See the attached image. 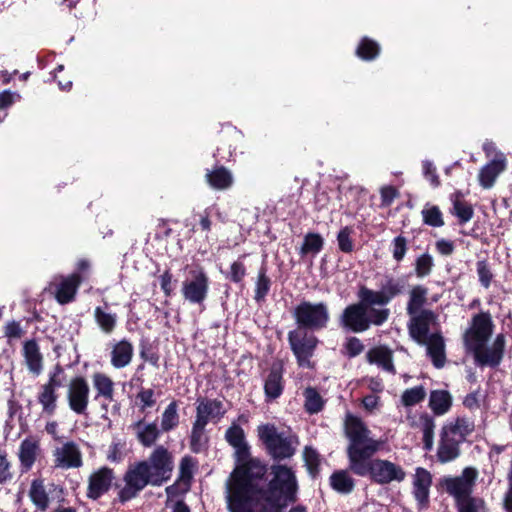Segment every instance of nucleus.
Segmentation results:
<instances>
[{"instance_id":"nucleus-1","label":"nucleus","mask_w":512,"mask_h":512,"mask_svg":"<svg viewBox=\"0 0 512 512\" xmlns=\"http://www.w3.org/2000/svg\"><path fill=\"white\" fill-rule=\"evenodd\" d=\"M263 472L250 471L235 483H227L229 512H281L288 503L297 500L298 483L293 469L281 463L270 466L272 478L266 487L268 465L261 460Z\"/></svg>"},{"instance_id":"nucleus-2","label":"nucleus","mask_w":512,"mask_h":512,"mask_svg":"<svg viewBox=\"0 0 512 512\" xmlns=\"http://www.w3.org/2000/svg\"><path fill=\"white\" fill-rule=\"evenodd\" d=\"M344 433L348 439L346 454L348 469L359 477H368L373 483L387 485L402 482L406 477L404 469L389 460L374 458L381 442L370 437L371 431L363 420L348 413L344 422Z\"/></svg>"},{"instance_id":"nucleus-3","label":"nucleus","mask_w":512,"mask_h":512,"mask_svg":"<svg viewBox=\"0 0 512 512\" xmlns=\"http://www.w3.org/2000/svg\"><path fill=\"white\" fill-rule=\"evenodd\" d=\"M173 469L172 453L163 445H158L146 460L138 461L127 468L123 475L125 485L119 490L114 502L125 504L136 498L148 485L162 486L171 479Z\"/></svg>"},{"instance_id":"nucleus-4","label":"nucleus","mask_w":512,"mask_h":512,"mask_svg":"<svg viewBox=\"0 0 512 512\" xmlns=\"http://www.w3.org/2000/svg\"><path fill=\"white\" fill-rule=\"evenodd\" d=\"M495 324L489 311H480L471 317L469 326L462 335L466 352L473 355L479 367L497 368L504 357L506 338L499 333L491 346H487L493 335Z\"/></svg>"},{"instance_id":"nucleus-5","label":"nucleus","mask_w":512,"mask_h":512,"mask_svg":"<svg viewBox=\"0 0 512 512\" xmlns=\"http://www.w3.org/2000/svg\"><path fill=\"white\" fill-rule=\"evenodd\" d=\"M358 302L346 306L339 316V326L350 333H363L372 326L383 325L390 316L388 308H375L374 302L359 287Z\"/></svg>"},{"instance_id":"nucleus-6","label":"nucleus","mask_w":512,"mask_h":512,"mask_svg":"<svg viewBox=\"0 0 512 512\" xmlns=\"http://www.w3.org/2000/svg\"><path fill=\"white\" fill-rule=\"evenodd\" d=\"M475 430L474 421L465 416H457L447 421L441 428L437 448V459L445 464L457 459L461 454V445Z\"/></svg>"},{"instance_id":"nucleus-7","label":"nucleus","mask_w":512,"mask_h":512,"mask_svg":"<svg viewBox=\"0 0 512 512\" xmlns=\"http://www.w3.org/2000/svg\"><path fill=\"white\" fill-rule=\"evenodd\" d=\"M258 441L274 463L291 459L297 451L299 438L291 431H279L273 423H264L256 429Z\"/></svg>"},{"instance_id":"nucleus-8","label":"nucleus","mask_w":512,"mask_h":512,"mask_svg":"<svg viewBox=\"0 0 512 512\" xmlns=\"http://www.w3.org/2000/svg\"><path fill=\"white\" fill-rule=\"evenodd\" d=\"M226 442L234 448L235 468L230 474L228 483H235L242 480L243 476H247L249 472L255 470V474L263 472L261 459L251 455V447L246 441L243 428L236 424L232 425L225 432Z\"/></svg>"},{"instance_id":"nucleus-9","label":"nucleus","mask_w":512,"mask_h":512,"mask_svg":"<svg viewBox=\"0 0 512 512\" xmlns=\"http://www.w3.org/2000/svg\"><path fill=\"white\" fill-rule=\"evenodd\" d=\"M292 317L297 325L296 330L314 333L327 327L330 313L325 302L303 300L294 307Z\"/></svg>"},{"instance_id":"nucleus-10","label":"nucleus","mask_w":512,"mask_h":512,"mask_svg":"<svg viewBox=\"0 0 512 512\" xmlns=\"http://www.w3.org/2000/svg\"><path fill=\"white\" fill-rule=\"evenodd\" d=\"M287 340L297 365L301 368L314 369L315 362L312 358L319 344L318 337L314 333L294 329L288 332Z\"/></svg>"},{"instance_id":"nucleus-11","label":"nucleus","mask_w":512,"mask_h":512,"mask_svg":"<svg viewBox=\"0 0 512 512\" xmlns=\"http://www.w3.org/2000/svg\"><path fill=\"white\" fill-rule=\"evenodd\" d=\"M67 382V375L64 367L57 363L52 370L49 371L48 381L41 385L37 395V401L42 407V412L48 416H53L57 410V402L59 399L58 389L63 387Z\"/></svg>"},{"instance_id":"nucleus-12","label":"nucleus","mask_w":512,"mask_h":512,"mask_svg":"<svg viewBox=\"0 0 512 512\" xmlns=\"http://www.w3.org/2000/svg\"><path fill=\"white\" fill-rule=\"evenodd\" d=\"M210 279L201 266L188 270L187 278L182 282L181 293L187 302L194 305H203L209 293Z\"/></svg>"},{"instance_id":"nucleus-13","label":"nucleus","mask_w":512,"mask_h":512,"mask_svg":"<svg viewBox=\"0 0 512 512\" xmlns=\"http://www.w3.org/2000/svg\"><path fill=\"white\" fill-rule=\"evenodd\" d=\"M478 471L474 467H465L460 476H445L440 480V486L453 496L456 503L466 499H475L471 496Z\"/></svg>"},{"instance_id":"nucleus-14","label":"nucleus","mask_w":512,"mask_h":512,"mask_svg":"<svg viewBox=\"0 0 512 512\" xmlns=\"http://www.w3.org/2000/svg\"><path fill=\"white\" fill-rule=\"evenodd\" d=\"M90 386L88 380L77 375L67 384L66 400L71 411L77 415H86L89 405Z\"/></svg>"},{"instance_id":"nucleus-15","label":"nucleus","mask_w":512,"mask_h":512,"mask_svg":"<svg viewBox=\"0 0 512 512\" xmlns=\"http://www.w3.org/2000/svg\"><path fill=\"white\" fill-rule=\"evenodd\" d=\"M360 288L374 302L376 306L384 307L388 305L395 297L401 295L405 291L404 281L400 278L387 275L379 290H373L365 285Z\"/></svg>"},{"instance_id":"nucleus-16","label":"nucleus","mask_w":512,"mask_h":512,"mask_svg":"<svg viewBox=\"0 0 512 512\" xmlns=\"http://www.w3.org/2000/svg\"><path fill=\"white\" fill-rule=\"evenodd\" d=\"M115 474L112 468L103 466L90 474L86 496L88 499L97 501L105 495L113 486Z\"/></svg>"},{"instance_id":"nucleus-17","label":"nucleus","mask_w":512,"mask_h":512,"mask_svg":"<svg viewBox=\"0 0 512 512\" xmlns=\"http://www.w3.org/2000/svg\"><path fill=\"white\" fill-rule=\"evenodd\" d=\"M409 316V335L418 344L423 345L430 336V325L435 321L437 316L432 310H423L421 313Z\"/></svg>"},{"instance_id":"nucleus-18","label":"nucleus","mask_w":512,"mask_h":512,"mask_svg":"<svg viewBox=\"0 0 512 512\" xmlns=\"http://www.w3.org/2000/svg\"><path fill=\"white\" fill-rule=\"evenodd\" d=\"M80 287L79 278L76 275L61 276L59 283L51 282L47 290L52 293L60 305L73 302Z\"/></svg>"},{"instance_id":"nucleus-19","label":"nucleus","mask_w":512,"mask_h":512,"mask_svg":"<svg viewBox=\"0 0 512 512\" xmlns=\"http://www.w3.org/2000/svg\"><path fill=\"white\" fill-rule=\"evenodd\" d=\"M284 367L281 363H273L264 379V395L267 402L278 399L284 391Z\"/></svg>"},{"instance_id":"nucleus-20","label":"nucleus","mask_w":512,"mask_h":512,"mask_svg":"<svg viewBox=\"0 0 512 512\" xmlns=\"http://www.w3.org/2000/svg\"><path fill=\"white\" fill-rule=\"evenodd\" d=\"M507 168V158L503 152L496 153L491 161L486 163L479 171V185L484 189L493 187L498 176Z\"/></svg>"},{"instance_id":"nucleus-21","label":"nucleus","mask_w":512,"mask_h":512,"mask_svg":"<svg viewBox=\"0 0 512 512\" xmlns=\"http://www.w3.org/2000/svg\"><path fill=\"white\" fill-rule=\"evenodd\" d=\"M432 485V475L425 468L418 467L416 469L413 481V496L417 502L419 510L429 507V494Z\"/></svg>"},{"instance_id":"nucleus-22","label":"nucleus","mask_w":512,"mask_h":512,"mask_svg":"<svg viewBox=\"0 0 512 512\" xmlns=\"http://www.w3.org/2000/svg\"><path fill=\"white\" fill-rule=\"evenodd\" d=\"M204 178L212 189L219 191L231 188L234 183L232 172L219 164L218 160L212 169H206Z\"/></svg>"},{"instance_id":"nucleus-23","label":"nucleus","mask_w":512,"mask_h":512,"mask_svg":"<svg viewBox=\"0 0 512 512\" xmlns=\"http://www.w3.org/2000/svg\"><path fill=\"white\" fill-rule=\"evenodd\" d=\"M83 464L82 454L76 443L69 441L56 452V466L62 468H79Z\"/></svg>"},{"instance_id":"nucleus-24","label":"nucleus","mask_w":512,"mask_h":512,"mask_svg":"<svg viewBox=\"0 0 512 512\" xmlns=\"http://www.w3.org/2000/svg\"><path fill=\"white\" fill-rule=\"evenodd\" d=\"M427 346V354L435 368H443L446 363L445 341L440 332L430 334L423 344Z\"/></svg>"},{"instance_id":"nucleus-25","label":"nucleus","mask_w":512,"mask_h":512,"mask_svg":"<svg viewBox=\"0 0 512 512\" xmlns=\"http://www.w3.org/2000/svg\"><path fill=\"white\" fill-rule=\"evenodd\" d=\"M131 428L135 431L139 443L144 447L153 446L162 432L161 428H158L156 422L145 423L144 419L133 423Z\"/></svg>"},{"instance_id":"nucleus-26","label":"nucleus","mask_w":512,"mask_h":512,"mask_svg":"<svg viewBox=\"0 0 512 512\" xmlns=\"http://www.w3.org/2000/svg\"><path fill=\"white\" fill-rule=\"evenodd\" d=\"M366 359L370 364H376L383 370L396 374V369L393 364V352L387 346L379 345L368 350Z\"/></svg>"},{"instance_id":"nucleus-27","label":"nucleus","mask_w":512,"mask_h":512,"mask_svg":"<svg viewBox=\"0 0 512 512\" xmlns=\"http://www.w3.org/2000/svg\"><path fill=\"white\" fill-rule=\"evenodd\" d=\"M134 348L132 343L127 339L117 342L110 353L111 365L116 369L128 366L133 358Z\"/></svg>"},{"instance_id":"nucleus-28","label":"nucleus","mask_w":512,"mask_h":512,"mask_svg":"<svg viewBox=\"0 0 512 512\" xmlns=\"http://www.w3.org/2000/svg\"><path fill=\"white\" fill-rule=\"evenodd\" d=\"M23 356L28 370L38 376L43 369V356L35 339H30L24 342Z\"/></svg>"},{"instance_id":"nucleus-29","label":"nucleus","mask_w":512,"mask_h":512,"mask_svg":"<svg viewBox=\"0 0 512 512\" xmlns=\"http://www.w3.org/2000/svg\"><path fill=\"white\" fill-rule=\"evenodd\" d=\"M28 495L37 510L40 512H46L48 510L50 498L43 479L37 478L32 480Z\"/></svg>"},{"instance_id":"nucleus-30","label":"nucleus","mask_w":512,"mask_h":512,"mask_svg":"<svg viewBox=\"0 0 512 512\" xmlns=\"http://www.w3.org/2000/svg\"><path fill=\"white\" fill-rule=\"evenodd\" d=\"M428 303V288L424 285H415L409 291L406 311L408 315L421 313Z\"/></svg>"},{"instance_id":"nucleus-31","label":"nucleus","mask_w":512,"mask_h":512,"mask_svg":"<svg viewBox=\"0 0 512 512\" xmlns=\"http://www.w3.org/2000/svg\"><path fill=\"white\" fill-rule=\"evenodd\" d=\"M452 395L447 390L437 389L430 392L429 407L437 415L446 414L452 407Z\"/></svg>"},{"instance_id":"nucleus-32","label":"nucleus","mask_w":512,"mask_h":512,"mask_svg":"<svg viewBox=\"0 0 512 512\" xmlns=\"http://www.w3.org/2000/svg\"><path fill=\"white\" fill-rule=\"evenodd\" d=\"M39 451V443L33 438H25L19 447V461L21 467L28 471L34 465Z\"/></svg>"},{"instance_id":"nucleus-33","label":"nucleus","mask_w":512,"mask_h":512,"mask_svg":"<svg viewBox=\"0 0 512 512\" xmlns=\"http://www.w3.org/2000/svg\"><path fill=\"white\" fill-rule=\"evenodd\" d=\"M380 53V44L368 36H363L355 49V55L365 62L376 60Z\"/></svg>"},{"instance_id":"nucleus-34","label":"nucleus","mask_w":512,"mask_h":512,"mask_svg":"<svg viewBox=\"0 0 512 512\" xmlns=\"http://www.w3.org/2000/svg\"><path fill=\"white\" fill-rule=\"evenodd\" d=\"M267 272V264L263 262L258 270L254 289V300L259 304L266 300L272 286V280Z\"/></svg>"},{"instance_id":"nucleus-35","label":"nucleus","mask_w":512,"mask_h":512,"mask_svg":"<svg viewBox=\"0 0 512 512\" xmlns=\"http://www.w3.org/2000/svg\"><path fill=\"white\" fill-rule=\"evenodd\" d=\"M92 382L96 390L95 399L102 397L108 402L113 401L114 382L108 375L101 372H96L92 375Z\"/></svg>"},{"instance_id":"nucleus-36","label":"nucleus","mask_w":512,"mask_h":512,"mask_svg":"<svg viewBox=\"0 0 512 512\" xmlns=\"http://www.w3.org/2000/svg\"><path fill=\"white\" fill-rule=\"evenodd\" d=\"M329 480L331 488L340 494H350L355 488V480L347 470L334 471Z\"/></svg>"},{"instance_id":"nucleus-37","label":"nucleus","mask_w":512,"mask_h":512,"mask_svg":"<svg viewBox=\"0 0 512 512\" xmlns=\"http://www.w3.org/2000/svg\"><path fill=\"white\" fill-rule=\"evenodd\" d=\"M180 423V416L178 414V401L172 400L161 416V430L162 432H170L178 427Z\"/></svg>"},{"instance_id":"nucleus-38","label":"nucleus","mask_w":512,"mask_h":512,"mask_svg":"<svg viewBox=\"0 0 512 512\" xmlns=\"http://www.w3.org/2000/svg\"><path fill=\"white\" fill-rule=\"evenodd\" d=\"M419 423L421 425L423 433V449L425 451H431L434 444V429L435 421L434 418L428 413H422L419 416Z\"/></svg>"},{"instance_id":"nucleus-39","label":"nucleus","mask_w":512,"mask_h":512,"mask_svg":"<svg viewBox=\"0 0 512 512\" xmlns=\"http://www.w3.org/2000/svg\"><path fill=\"white\" fill-rule=\"evenodd\" d=\"M422 221L425 225L439 228L445 225L443 213L439 206L426 203L421 211Z\"/></svg>"},{"instance_id":"nucleus-40","label":"nucleus","mask_w":512,"mask_h":512,"mask_svg":"<svg viewBox=\"0 0 512 512\" xmlns=\"http://www.w3.org/2000/svg\"><path fill=\"white\" fill-rule=\"evenodd\" d=\"M248 254L244 253L240 255L237 260L231 263L230 268L226 272H222L225 278L234 284H240L243 282L247 275V269L244 263V259Z\"/></svg>"},{"instance_id":"nucleus-41","label":"nucleus","mask_w":512,"mask_h":512,"mask_svg":"<svg viewBox=\"0 0 512 512\" xmlns=\"http://www.w3.org/2000/svg\"><path fill=\"white\" fill-rule=\"evenodd\" d=\"M209 436L205 429L192 427L189 436V448L195 453L199 454L208 449Z\"/></svg>"},{"instance_id":"nucleus-42","label":"nucleus","mask_w":512,"mask_h":512,"mask_svg":"<svg viewBox=\"0 0 512 512\" xmlns=\"http://www.w3.org/2000/svg\"><path fill=\"white\" fill-rule=\"evenodd\" d=\"M303 395L305 397L304 407L307 413L317 414L324 408L325 401L316 388L307 387Z\"/></svg>"},{"instance_id":"nucleus-43","label":"nucleus","mask_w":512,"mask_h":512,"mask_svg":"<svg viewBox=\"0 0 512 512\" xmlns=\"http://www.w3.org/2000/svg\"><path fill=\"white\" fill-rule=\"evenodd\" d=\"M303 459L308 474L313 478H317L320 474L321 458L318 451L311 447L305 446L303 450Z\"/></svg>"},{"instance_id":"nucleus-44","label":"nucleus","mask_w":512,"mask_h":512,"mask_svg":"<svg viewBox=\"0 0 512 512\" xmlns=\"http://www.w3.org/2000/svg\"><path fill=\"white\" fill-rule=\"evenodd\" d=\"M94 319L105 334H111L117 324V315L115 313H107L100 306L94 309Z\"/></svg>"},{"instance_id":"nucleus-45","label":"nucleus","mask_w":512,"mask_h":512,"mask_svg":"<svg viewBox=\"0 0 512 512\" xmlns=\"http://www.w3.org/2000/svg\"><path fill=\"white\" fill-rule=\"evenodd\" d=\"M139 356L144 362H148L155 368L160 367V353L158 348L148 339H142L139 343Z\"/></svg>"},{"instance_id":"nucleus-46","label":"nucleus","mask_w":512,"mask_h":512,"mask_svg":"<svg viewBox=\"0 0 512 512\" xmlns=\"http://www.w3.org/2000/svg\"><path fill=\"white\" fill-rule=\"evenodd\" d=\"M197 408L211 419L219 420L226 413L222 401L218 399H200Z\"/></svg>"},{"instance_id":"nucleus-47","label":"nucleus","mask_w":512,"mask_h":512,"mask_svg":"<svg viewBox=\"0 0 512 512\" xmlns=\"http://www.w3.org/2000/svg\"><path fill=\"white\" fill-rule=\"evenodd\" d=\"M49 493L52 494V500H56L57 506L50 512H77V508L69 506V500L65 497V490L60 485L51 484Z\"/></svg>"},{"instance_id":"nucleus-48","label":"nucleus","mask_w":512,"mask_h":512,"mask_svg":"<svg viewBox=\"0 0 512 512\" xmlns=\"http://www.w3.org/2000/svg\"><path fill=\"white\" fill-rule=\"evenodd\" d=\"M434 267V259L431 254L425 252L416 257L414 262V272L418 278L429 276Z\"/></svg>"},{"instance_id":"nucleus-49","label":"nucleus","mask_w":512,"mask_h":512,"mask_svg":"<svg viewBox=\"0 0 512 512\" xmlns=\"http://www.w3.org/2000/svg\"><path fill=\"white\" fill-rule=\"evenodd\" d=\"M324 246L323 237L314 232H309L305 235L304 241L301 246V254L306 255L308 253L317 254Z\"/></svg>"},{"instance_id":"nucleus-50","label":"nucleus","mask_w":512,"mask_h":512,"mask_svg":"<svg viewBox=\"0 0 512 512\" xmlns=\"http://www.w3.org/2000/svg\"><path fill=\"white\" fill-rule=\"evenodd\" d=\"M426 397L423 385L406 389L401 395V402L405 407H412L422 402Z\"/></svg>"},{"instance_id":"nucleus-51","label":"nucleus","mask_w":512,"mask_h":512,"mask_svg":"<svg viewBox=\"0 0 512 512\" xmlns=\"http://www.w3.org/2000/svg\"><path fill=\"white\" fill-rule=\"evenodd\" d=\"M354 234V230L351 226L342 227L337 233V244L338 248L341 252L345 254H351L354 251V240L352 239V235Z\"/></svg>"},{"instance_id":"nucleus-52","label":"nucleus","mask_w":512,"mask_h":512,"mask_svg":"<svg viewBox=\"0 0 512 512\" xmlns=\"http://www.w3.org/2000/svg\"><path fill=\"white\" fill-rule=\"evenodd\" d=\"M408 250L409 241L403 234H399L398 236L394 237L393 240L391 241L390 251L392 253L393 259L397 263H400L404 260Z\"/></svg>"},{"instance_id":"nucleus-53","label":"nucleus","mask_w":512,"mask_h":512,"mask_svg":"<svg viewBox=\"0 0 512 512\" xmlns=\"http://www.w3.org/2000/svg\"><path fill=\"white\" fill-rule=\"evenodd\" d=\"M450 213L455 215L458 218V222L460 225H463L469 222L474 215V209L471 204L467 201H462L460 203H454Z\"/></svg>"},{"instance_id":"nucleus-54","label":"nucleus","mask_w":512,"mask_h":512,"mask_svg":"<svg viewBox=\"0 0 512 512\" xmlns=\"http://www.w3.org/2000/svg\"><path fill=\"white\" fill-rule=\"evenodd\" d=\"M364 349V344L356 336L346 338V341L343 344V354L349 359L357 357L364 351Z\"/></svg>"},{"instance_id":"nucleus-55","label":"nucleus","mask_w":512,"mask_h":512,"mask_svg":"<svg viewBox=\"0 0 512 512\" xmlns=\"http://www.w3.org/2000/svg\"><path fill=\"white\" fill-rule=\"evenodd\" d=\"M136 403L141 412L147 408H152L156 404L155 392L151 388H141L136 395Z\"/></svg>"},{"instance_id":"nucleus-56","label":"nucleus","mask_w":512,"mask_h":512,"mask_svg":"<svg viewBox=\"0 0 512 512\" xmlns=\"http://www.w3.org/2000/svg\"><path fill=\"white\" fill-rule=\"evenodd\" d=\"M160 288L166 297H171L174 294L175 285L177 280L174 279L171 269L167 268L159 277Z\"/></svg>"},{"instance_id":"nucleus-57","label":"nucleus","mask_w":512,"mask_h":512,"mask_svg":"<svg viewBox=\"0 0 512 512\" xmlns=\"http://www.w3.org/2000/svg\"><path fill=\"white\" fill-rule=\"evenodd\" d=\"M476 270L480 284L486 289L489 288L494 276L489 263L486 260L478 261L476 263Z\"/></svg>"},{"instance_id":"nucleus-58","label":"nucleus","mask_w":512,"mask_h":512,"mask_svg":"<svg viewBox=\"0 0 512 512\" xmlns=\"http://www.w3.org/2000/svg\"><path fill=\"white\" fill-rule=\"evenodd\" d=\"M13 478L11 463L6 450L0 449V484H6Z\"/></svg>"},{"instance_id":"nucleus-59","label":"nucleus","mask_w":512,"mask_h":512,"mask_svg":"<svg viewBox=\"0 0 512 512\" xmlns=\"http://www.w3.org/2000/svg\"><path fill=\"white\" fill-rule=\"evenodd\" d=\"M91 273V262L87 258L79 259L75 264V270L70 275H76L79 278V284L89 279Z\"/></svg>"},{"instance_id":"nucleus-60","label":"nucleus","mask_w":512,"mask_h":512,"mask_svg":"<svg viewBox=\"0 0 512 512\" xmlns=\"http://www.w3.org/2000/svg\"><path fill=\"white\" fill-rule=\"evenodd\" d=\"M422 169L425 179L430 182L433 188H437L441 185V181L437 174L436 167L431 161L424 160L422 162Z\"/></svg>"},{"instance_id":"nucleus-61","label":"nucleus","mask_w":512,"mask_h":512,"mask_svg":"<svg viewBox=\"0 0 512 512\" xmlns=\"http://www.w3.org/2000/svg\"><path fill=\"white\" fill-rule=\"evenodd\" d=\"M380 196H381V205L383 207H388L392 204L394 199L399 196V192L394 186L387 185L380 189Z\"/></svg>"},{"instance_id":"nucleus-62","label":"nucleus","mask_w":512,"mask_h":512,"mask_svg":"<svg viewBox=\"0 0 512 512\" xmlns=\"http://www.w3.org/2000/svg\"><path fill=\"white\" fill-rule=\"evenodd\" d=\"M194 460L191 456H184L180 461V477L182 480H190L193 475Z\"/></svg>"},{"instance_id":"nucleus-63","label":"nucleus","mask_w":512,"mask_h":512,"mask_svg":"<svg viewBox=\"0 0 512 512\" xmlns=\"http://www.w3.org/2000/svg\"><path fill=\"white\" fill-rule=\"evenodd\" d=\"M436 251L442 256H451L455 250V244L452 240L441 238L435 242Z\"/></svg>"},{"instance_id":"nucleus-64","label":"nucleus","mask_w":512,"mask_h":512,"mask_svg":"<svg viewBox=\"0 0 512 512\" xmlns=\"http://www.w3.org/2000/svg\"><path fill=\"white\" fill-rule=\"evenodd\" d=\"M23 333L20 323L17 321H10L4 327V335L9 339H19Z\"/></svg>"}]
</instances>
